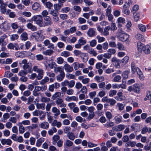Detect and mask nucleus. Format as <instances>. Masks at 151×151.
I'll list each match as a JSON object with an SVG mask.
<instances>
[{
  "instance_id": "obj_1",
  "label": "nucleus",
  "mask_w": 151,
  "mask_h": 151,
  "mask_svg": "<svg viewBox=\"0 0 151 151\" xmlns=\"http://www.w3.org/2000/svg\"><path fill=\"white\" fill-rule=\"evenodd\" d=\"M22 64H24L23 66L24 70L27 71L29 73H31L32 72L31 64L28 63L27 60L24 59L22 62H19L20 65H21Z\"/></svg>"
},
{
  "instance_id": "obj_2",
  "label": "nucleus",
  "mask_w": 151,
  "mask_h": 151,
  "mask_svg": "<svg viewBox=\"0 0 151 151\" xmlns=\"http://www.w3.org/2000/svg\"><path fill=\"white\" fill-rule=\"evenodd\" d=\"M137 47L138 50L139 52L143 51L146 54H148L150 52V47L149 45L145 46L139 42L137 43Z\"/></svg>"
},
{
  "instance_id": "obj_3",
  "label": "nucleus",
  "mask_w": 151,
  "mask_h": 151,
  "mask_svg": "<svg viewBox=\"0 0 151 151\" xmlns=\"http://www.w3.org/2000/svg\"><path fill=\"white\" fill-rule=\"evenodd\" d=\"M49 80V78L47 77L41 80L40 82V84L42 85V86H38V91H43L46 90L47 89V86L44 84L47 82H48Z\"/></svg>"
},
{
  "instance_id": "obj_4",
  "label": "nucleus",
  "mask_w": 151,
  "mask_h": 151,
  "mask_svg": "<svg viewBox=\"0 0 151 151\" xmlns=\"http://www.w3.org/2000/svg\"><path fill=\"white\" fill-rule=\"evenodd\" d=\"M117 37L121 41H126L127 43H128L129 42L128 40L129 35L127 34L123 33L120 35H118Z\"/></svg>"
},
{
  "instance_id": "obj_5",
  "label": "nucleus",
  "mask_w": 151,
  "mask_h": 151,
  "mask_svg": "<svg viewBox=\"0 0 151 151\" xmlns=\"http://www.w3.org/2000/svg\"><path fill=\"white\" fill-rule=\"evenodd\" d=\"M0 28L4 31H7L9 29L10 27L9 23L4 22L1 24Z\"/></svg>"
},
{
  "instance_id": "obj_6",
  "label": "nucleus",
  "mask_w": 151,
  "mask_h": 151,
  "mask_svg": "<svg viewBox=\"0 0 151 151\" xmlns=\"http://www.w3.org/2000/svg\"><path fill=\"white\" fill-rule=\"evenodd\" d=\"M112 64L116 68H120V60L117 59L116 57H113L111 59Z\"/></svg>"
},
{
  "instance_id": "obj_7",
  "label": "nucleus",
  "mask_w": 151,
  "mask_h": 151,
  "mask_svg": "<svg viewBox=\"0 0 151 151\" xmlns=\"http://www.w3.org/2000/svg\"><path fill=\"white\" fill-rule=\"evenodd\" d=\"M55 102L56 105L60 108L64 107L66 106V104L64 103L62 99H58L55 101Z\"/></svg>"
},
{
  "instance_id": "obj_8",
  "label": "nucleus",
  "mask_w": 151,
  "mask_h": 151,
  "mask_svg": "<svg viewBox=\"0 0 151 151\" xmlns=\"http://www.w3.org/2000/svg\"><path fill=\"white\" fill-rule=\"evenodd\" d=\"M125 128V125L124 124H119L116 126L113 127L112 129L113 130L116 132L121 131L123 130Z\"/></svg>"
},
{
  "instance_id": "obj_9",
  "label": "nucleus",
  "mask_w": 151,
  "mask_h": 151,
  "mask_svg": "<svg viewBox=\"0 0 151 151\" xmlns=\"http://www.w3.org/2000/svg\"><path fill=\"white\" fill-rule=\"evenodd\" d=\"M63 68L65 72L67 73H71L73 71V67L68 64L64 65Z\"/></svg>"
},
{
  "instance_id": "obj_10",
  "label": "nucleus",
  "mask_w": 151,
  "mask_h": 151,
  "mask_svg": "<svg viewBox=\"0 0 151 151\" xmlns=\"http://www.w3.org/2000/svg\"><path fill=\"white\" fill-rule=\"evenodd\" d=\"M52 112L54 113V116L55 117H57L60 114L59 109L56 107H53L51 109Z\"/></svg>"
},
{
  "instance_id": "obj_11",
  "label": "nucleus",
  "mask_w": 151,
  "mask_h": 151,
  "mask_svg": "<svg viewBox=\"0 0 151 151\" xmlns=\"http://www.w3.org/2000/svg\"><path fill=\"white\" fill-rule=\"evenodd\" d=\"M87 34L89 37H93L95 35L96 31L93 28H90L87 31Z\"/></svg>"
},
{
  "instance_id": "obj_12",
  "label": "nucleus",
  "mask_w": 151,
  "mask_h": 151,
  "mask_svg": "<svg viewBox=\"0 0 151 151\" xmlns=\"http://www.w3.org/2000/svg\"><path fill=\"white\" fill-rule=\"evenodd\" d=\"M45 23H44V24H45L46 26L47 25H50L52 24L51 19L50 18L49 16H47L44 18Z\"/></svg>"
},
{
  "instance_id": "obj_13",
  "label": "nucleus",
  "mask_w": 151,
  "mask_h": 151,
  "mask_svg": "<svg viewBox=\"0 0 151 151\" xmlns=\"http://www.w3.org/2000/svg\"><path fill=\"white\" fill-rule=\"evenodd\" d=\"M1 142L3 145L6 144L10 145L12 144V141L10 139H4L1 140Z\"/></svg>"
},
{
  "instance_id": "obj_14",
  "label": "nucleus",
  "mask_w": 151,
  "mask_h": 151,
  "mask_svg": "<svg viewBox=\"0 0 151 151\" xmlns=\"http://www.w3.org/2000/svg\"><path fill=\"white\" fill-rule=\"evenodd\" d=\"M111 29V27L109 26H107L105 27L104 29V31L102 32V35L104 36H108L109 35V31Z\"/></svg>"
},
{
  "instance_id": "obj_15",
  "label": "nucleus",
  "mask_w": 151,
  "mask_h": 151,
  "mask_svg": "<svg viewBox=\"0 0 151 151\" xmlns=\"http://www.w3.org/2000/svg\"><path fill=\"white\" fill-rule=\"evenodd\" d=\"M9 118H10V114L7 113H5L3 114V118L1 119V121L2 122H5Z\"/></svg>"
},
{
  "instance_id": "obj_16",
  "label": "nucleus",
  "mask_w": 151,
  "mask_h": 151,
  "mask_svg": "<svg viewBox=\"0 0 151 151\" xmlns=\"http://www.w3.org/2000/svg\"><path fill=\"white\" fill-rule=\"evenodd\" d=\"M45 23L41 15H38V25L40 27L45 26V24L43 25Z\"/></svg>"
},
{
  "instance_id": "obj_17",
  "label": "nucleus",
  "mask_w": 151,
  "mask_h": 151,
  "mask_svg": "<svg viewBox=\"0 0 151 151\" xmlns=\"http://www.w3.org/2000/svg\"><path fill=\"white\" fill-rule=\"evenodd\" d=\"M148 132L150 133L151 132V128H148L147 127H144L142 129L141 133L142 134H145L146 132Z\"/></svg>"
},
{
  "instance_id": "obj_18",
  "label": "nucleus",
  "mask_w": 151,
  "mask_h": 151,
  "mask_svg": "<svg viewBox=\"0 0 151 151\" xmlns=\"http://www.w3.org/2000/svg\"><path fill=\"white\" fill-rule=\"evenodd\" d=\"M137 74L139 75V79L141 80H143L145 77L143 75L142 72L139 68H137Z\"/></svg>"
},
{
  "instance_id": "obj_19",
  "label": "nucleus",
  "mask_w": 151,
  "mask_h": 151,
  "mask_svg": "<svg viewBox=\"0 0 151 151\" xmlns=\"http://www.w3.org/2000/svg\"><path fill=\"white\" fill-rule=\"evenodd\" d=\"M17 117L13 116H11L10 118L9 121L13 123H16L17 122V119H18L20 117V115L19 114H17Z\"/></svg>"
},
{
  "instance_id": "obj_20",
  "label": "nucleus",
  "mask_w": 151,
  "mask_h": 151,
  "mask_svg": "<svg viewBox=\"0 0 151 151\" xmlns=\"http://www.w3.org/2000/svg\"><path fill=\"white\" fill-rule=\"evenodd\" d=\"M122 117L119 115L115 116L114 118L115 123L116 124H118L122 122Z\"/></svg>"
},
{
  "instance_id": "obj_21",
  "label": "nucleus",
  "mask_w": 151,
  "mask_h": 151,
  "mask_svg": "<svg viewBox=\"0 0 151 151\" xmlns=\"http://www.w3.org/2000/svg\"><path fill=\"white\" fill-rule=\"evenodd\" d=\"M135 145L136 142L135 141H129L125 144V146L126 147L130 146L131 147H135Z\"/></svg>"
},
{
  "instance_id": "obj_22",
  "label": "nucleus",
  "mask_w": 151,
  "mask_h": 151,
  "mask_svg": "<svg viewBox=\"0 0 151 151\" xmlns=\"http://www.w3.org/2000/svg\"><path fill=\"white\" fill-rule=\"evenodd\" d=\"M137 27L139 30L142 32H146V27L145 25L141 24H138Z\"/></svg>"
},
{
  "instance_id": "obj_23",
  "label": "nucleus",
  "mask_w": 151,
  "mask_h": 151,
  "mask_svg": "<svg viewBox=\"0 0 151 151\" xmlns=\"http://www.w3.org/2000/svg\"><path fill=\"white\" fill-rule=\"evenodd\" d=\"M135 37L136 40L139 41H144L143 36L140 33H138L136 34Z\"/></svg>"
},
{
  "instance_id": "obj_24",
  "label": "nucleus",
  "mask_w": 151,
  "mask_h": 151,
  "mask_svg": "<svg viewBox=\"0 0 151 151\" xmlns=\"http://www.w3.org/2000/svg\"><path fill=\"white\" fill-rule=\"evenodd\" d=\"M61 95V93L60 92H55L52 96L51 99L53 100H55L57 98L60 97Z\"/></svg>"
},
{
  "instance_id": "obj_25",
  "label": "nucleus",
  "mask_w": 151,
  "mask_h": 151,
  "mask_svg": "<svg viewBox=\"0 0 151 151\" xmlns=\"http://www.w3.org/2000/svg\"><path fill=\"white\" fill-rule=\"evenodd\" d=\"M40 126L43 129H47L49 127V124L47 122H43L40 124Z\"/></svg>"
},
{
  "instance_id": "obj_26",
  "label": "nucleus",
  "mask_w": 151,
  "mask_h": 151,
  "mask_svg": "<svg viewBox=\"0 0 151 151\" xmlns=\"http://www.w3.org/2000/svg\"><path fill=\"white\" fill-rule=\"evenodd\" d=\"M128 5L124 4L123 6V12L124 13L127 15H129L130 14V11L128 9Z\"/></svg>"
},
{
  "instance_id": "obj_27",
  "label": "nucleus",
  "mask_w": 151,
  "mask_h": 151,
  "mask_svg": "<svg viewBox=\"0 0 151 151\" xmlns=\"http://www.w3.org/2000/svg\"><path fill=\"white\" fill-rule=\"evenodd\" d=\"M73 53L76 56H80L81 57L84 55V53L81 52L80 51L78 50H74Z\"/></svg>"
},
{
  "instance_id": "obj_28",
  "label": "nucleus",
  "mask_w": 151,
  "mask_h": 151,
  "mask_svg": "<svg viewBox=\"0 0 151 151\" xmlns=\"http://www.w3.org/2000/svg\"><path fill=\"white\" fill-rule=\"evenodd\" d=\"M52 125L53 126H56L58 128H59L61 126L62 124L60 122H58L57 120H54L52 123Z\"/></svg>"
},
{
  "instance_id": "obj_29",
  "label": "nucleus",
  "mask_w": 151,
  "mask_h": 151,
  "mask_svg": "<svg viewBox=\"0 0 151 151\" xmlns=\"http://www.w3.org/2000/svg\"><path fill=\"white\" fill-rule=\"evenodd\" d=\"M133 91L137 93H139L140 91V88L138 85L135 84L133 86Z\"/></svg>"
},
{
  "instance_id": "obj_30",
  "label": "nucleus",
  "mask_w": 151,
  "mask_h": 151,
  "mask_svg": "<svg viewBox=\"0 0 151 151\" xmlns=\"http://www.w3.org/2000/svg\"><path fill=\"white\" fill-rule=\"evenodd\" d=\"M63 5V3L59 2L58 4H54V7L56 10L58 11L60 9Z\"/></svg>"
},
{
  "instance_id": "obj_31",
  "label": "nucleus",
  "mask_w": 151,
  "mask_h": 151,
  "mask_svg": "<svg viewBox=\"0 0 151 151\" xmlns=\"http://www.w3.org/2000/svg\"><path fill=\"white\" fill-rule=\"evenodd\" d=\"M19 126V132L20 133L23 134L25 132V129L24 127L23 126L22 123H19L18 124Z\"/></svg>"
},
{
  "instance_id": "obj_32",
  "label": "nucleus",
  "mask_w": 151,
  "mask_h": 151,
  "mask_svg": "<svg viewBox=\"0 0 151 151\" xmlns=\"http://www.w3.org/2000/svg\"><path fill=\"white\" fill-rule=\"evenodd\" d=\"M54 71L55 73L59 72L60 73H62L63 72L64 73L63 69L61 66L56 67L54 69Z\"/></svg>"
},
{
  "instance_id": "obj_33",
  "label": "nucleus",
  "mask_w": 151,
  "mask_h": 151,
  "mask_svg": "<svg viewBox=\"0 0 151 151\" xmlns=\"http://www.w3.org/2000/svg\"><path fill=\"white\" fill-rule=\"evenodd\" d=\"M68 137L71 140H73L75 138V136L72 132H68L67 135Z\"/></svg>"
},
{
  "instance_id": "obj_34",
  "label": "nucleus",
  "mask_w": 151,
  "mask_h": 151,
  "mask_svg": "<svg viewBox=\"0 0 151 151\" xmlns=\"http://www.w3.org/2000/svg\"><path fill=\"white\" fill-rule=\"evenodd\" d=\"M65 76V73H62L60 74L57 76V80L59 81H61L64 78Z\"/></svg>"
},
{
  "instance_id": "obj_35",
  "label": "nucleus",
  "mask_w": 151,
  "mask_h": 151,
  "mask_svg": "<svg viewBox=\"0 0 151 151\" xmlns=\"http://www.w3.org/2000/svg\"><path fill=\"white\" fill-rule=\"evenodd\" d=\"M27 26L28 28L31 29L32 31L36 30H37V27L35 26H33L31 23H28Z\"/></svg>"
},
{
  "instance_id": "obj_36",
  "label": "nucleus",
  "mask_w": 151,
  "mask_h": 151,
  "mask_svg": "<svg viewBox=\"0 0 151 151\" xmlns=\"http://www.w3.org/2000/svg\"><path fill=\"white\" fill-rule=\"evenodd\" d=\"M117 96L116 97L117 99H116L118 101H121L122 99H124L125 97L124 96H122V92H119L117 94Z\"/></svg>"
},
{
  "instance_id": "obj_37",
  "label": "nucleus",
  "mask_w": 151,
  "mask_h": 151,
  "mask_svg": "<svg viewBox=\"0 0 151 151\" xmlns=\"http://www.w3.org/2000/svg\"><path fill=\"white\" fill-rule=\"evenodd\" d=\"M39 114L40 119L41 120H43L45 118V116L46 115V113L42 111L39 112V113H38Z\"/></svg>"
},
{
  "instance_id": "obj_38",
  "label": "nucleus",
  "mask_w": 151,
  "mask_h": 151,
  "mask_svg": "<svg viewBox=\"0 0 151 151\" xmlns=\"http://www.w3.org/2000/svg\"><path fill=\"white\" fill-rule=\"evenodd\" d=\"M86 42V41L83 37H81L78 40V43L82 46L84 45Z\"/></svg>"
},
{
  "instance_id": "obj_39",
  "label": "nucleus",
  "mask_w": 151,
  "mask_h": 151,
  "mask_svg": "<svg viewBox=\"0 0 151 151\" xmlns=\"http://www.w3.org/2000/svg\"><path fill=\"white\" fill-rule=\"evenodd\" d=\"M95 79L97 82L99 83L103 81L104 80V78L102 76H96L95 78Z\"/></svg>"
},
{
  "instance_id": "obj_40",
  "label": "nucleus",
  "mask_w": 151,
  "mask_h": 151,
  "mask_svg": "<svg viewBox=\"0 0 151 151\" xmlns=\"http://www.w3.org/2000/svg\"><path fill=\"white\" fill-rule=\"evenodd\" d=\"M22 40L25 41L28 39L27 34L26 32H23L21 36Z\"/></svg>"
},
{
  "instance_id": "obj_41",
  "label": "nucleus",
  "mask_w": 151,
  "mask_h": 151,
  "mask_svg": "<svg viewBox=\"0 0 151 151\" xmlns=\"http://www.w3.org/2000/svg\"><path fill=\"white\" fill-rule=\"evenodd\" d=\"M60 138V137L58 135H54L52 137V139L53 140V144H55L56 142Z\"/></svg>"
},
{
  "instance_id": "obj_42",
  "label": "nucleus",
  "mask_w": 151,
  "mask_h": 151,
  "mask_svg": "<svg viewBox=\"0 0 151 151\" xmlns=\"http://www.w3.org/2000/svg\"><path fill=\"white\" fill-rule=\"evenodd\" d=\"M96 38L98 40V42L99 43H101L105 40V39L104 37H101L99 35L97 36Z\"/></svg>"
},
{
  "instance_id": "obj_43",
  "label": "nucleus",
  "mask_w": 151,
  "mask_h": 151,
  "mask_svg": "<svg viewBox=\"0 0 151 151\" xmlns=\"http://www.w3.org/2000/svg\"><path fill=\"white\" fill-rule=\"evenodd\" d=\"M116 91L114 90H111L109 92V96L111 97H113L116 95Z\"/></svg>"
},
{
  "instance_id": "obj_44",
  "label": "nucleus",
  "mask_w": 151,
  "mask_h": 151,
  "mask_svg": "<svg viewBox=\"0 0 151 151\" xmlns=\"http://www.w3.org/2000/svg\"><path fill=\"white\" fill-rule=\"evenodd\" d=\"M19 37V36L17 34L12 35L10 36V39L12 41L17 39Z\"/></svg>"
},
{
  "instance_id": "obj_45",
  "label": "nucleus",
  "mask_w": 151,
  "mask_h": 151,
  "mask_svg": "<svg viewBox=\"0 0 151 151\" xmlns=\"http://www.w3.org/2000/svg\"><path fill=\"white\" fill-rule=\"evenodd\" d=\"M129 59V57L127 56H126L121 60V62L122 63L125 64L128 62Z\"/></svg>"
},
{
  "instance_id": "obj_46",
  "label": "nucleus",
  "mask_w": 151,
  "mask_h": 151,
  "mask_svg": "<svg viewBox=\"0 0 151 151\" xmlns=\"http://www.w3.org/2000/svg\"><path fill=\"white\" fill-rule=\"evenodd\" d=\"M43 72L42 70L38 69V80L41 79L43 77Z\"/></svg>"
},
{
  "instance_id": "obj_47",
  "label": "nucleus",
  "mask_w": 151,
  "mask_h": 151,
  "mask_svg": "<svg viewBox=\"0 0 151 151\" xmlns=\"http://www.w3.org/2000/svg\"><path fill=\"white\" fill-rule=\"evenodd\" d=\"M61 55L65 57H67L70 55V53L68 51H64L61 53Z\"/></svg>"
},
{
  "instance_id": "obj_48",
  "label": "nucleus",
  "mask_w": 151,
  "mask_h": 151,
  "mask_svg": "<svg viewBox=\"0 0 151 151\" xmlns=\"http://www.w3.org/2000/svg\"><path fill=\"white\" fill-rule=\"evenodd\" d=\"M64 62V59L61 57L58 58H57V63L59 64H62Z\"/></svg>"
},
{
  "instance_id": "obj_49",
  "label": "nucleus",
  "mask_w": 151,
  "mask_h": 151,
  "mask_svg": "<svg viewBox=\"0 0 151 151\" xmlns=\"http://www.w3.org/2000/svg\"><path fill=\"white\" fill-rule=\"evenodd\" d=\"M117 47L120 50H124V46L122 43L119 42H118L117 44Z\"/></svg>"
},
{
  "instance_id": "obj_50",
  "label": "nucleus",
  "mask_w": 151,
  "mask_h": 151,
  "mask_svg": "<svg viewBox=\"0 0 151 151\" xmlns=\"http://www.w3.org/2000/svg\"><path fill=\"white\" fill-rule=\"evenodd\" d=\"M78 21L79 23L80 24H84L86 22V19L85 18L81 17H79L78 19Z\"/></svg>"
},
{
  "instance_id": "obj_51",
  "label": "nucleus",
  "mask_w": 151,
  "mask_h": 151,
  "mask_svg": "<svg viewBox=\"0 0 151 151\" xmlns=\"http://www.w3.org/2000/svg\"><path fill=\"white\" fill-rule=\"evenodd\" d=\"M88 52L90 54H92L94 56H96L97 55V53L92 48L89 49Z\"/></svg>"
},
{
  "instance_id": "obj_52",
  "label": "nucleus",
  "mask_w": 151,
  "mask_h": 151,
  "mask_svg": "<svg viewBox=\"0 0 151 151\" xmlns=\"http://www.w3.org/2000/svg\"><path fill=\"white\" fill-rule=\"evenodd\" d=\"M80 91L83 93L86 94L88 90L86 86H83L82 87Z\"/></svg>"
},
{
  "instance_id": "obj_53",
  "label": "nucleus",
  "mask_w": 151,
  "mask_h": 151,
  "mask_svg": "<svg viewBox=\"0 0 151 151\" xmlns=\"http://www.w3.org/2000/svg\"><path fill=\"white\" fill-rule=\"evenodd\" d=\"M95 116L94 112H89L88 115L87 116V119L88 120H90L93 118Z\"/></svg>"
},
{
  "instance_id": "obj_54",
  "label": "nucleus",
  "mask_w": 151,
  "mask_h": 151,
  "mask_svg": "<svg viewBox=\"0 0 151 151\" xmlns=\"http://www.w3.org/2000/svg\"><path fill=\"white\" fill-rule=\"evenodd\" d=\"M66 78L69 79H74L75 78L74 75L71 74H67L66 75Z\"/></svg>"
},
{
  "instance_id": "obj_55",
  "label": "nucleus",
  "mask_w": 151,
  "mask_h": 151,
  "mask_svg": "<svg viewBox=\"0 0 151 151\" xmlns=\"http://www.w3.org/2000/svg\"><path fill=\"white\" fill-rule=\"evenodd\" d=\"M62 86V87L61 88V94H62L64 95V94L65 93H67V88L65 86Z\"/></svg>"
},
{
  "instance_id": "obj_56",
  "label": "nucleus",
  "mask_w": 151,
  "mask_h": 151,
  "mask_svg": "<svg viewBox=\"0 0 151 151\" xmlns=\"http://www.w3.org/2000/svg\"><path fill=\"white\" fill-rule=\"evenodd\" d=\"M28 73L27 71H25L23 69V70H21L19 73L18 74L20 76H24V75H26Z\"/></svg>"
},
{
  "instance_id": "obj_57",
  "label": "nucleus",
  "mask_w": 151,
  "mask_h": 151,
  "mask_svg": "<svg viewBox=\"0 0 151 151\" xmlns=\"http://www.w3.org/2000/svg\"><path fill=\"white\" fill-rule=\"evenodd\" d=\"M73 65L75 70H77L79 68V63L78 62L74 63Z\"/></svg>"
},
{
  "instance_id": "obj_58",
  "label": "nucleus",
  "mask_w": 151,
  "mask_h": 151,
  "mask_svg": "<svg viewBox=\"0 0 151 151\" xmlns=\"http://www.w3.org/2000/svg\"><path fill=\"white\" fill-rule=\"evenodd\" d=\"M129 72L127 70L123 72L122 76L124 79H126L128 78Z\"/></svg>"
},
{
  "instance_id": "obj_59",
  "label": "nucleus",
  "mask_w": 151,
  "mask_h": 151,
  "mask_svg": "<svg viewBox=\"0 0 151 151\" xmlns=\"http://www.w3.org/2000/svg\"><path fill=\"white\" fill-rule=\"evenodd\" d=\"M134 20L136 22H137L139 18V14L137 13H134Z\"/></svg>"
},
{
  "instance_id": "obj_60",
  "label": "nucleus",
  "mask_w": 151,
  "mask_h": 151,
  "mask_svg": "<svg viewBox=\"0 0 151 151\" xmlns=\"http://www.w3.org/2000/svg\"><path fill=\"white\" fill-rule=\"evenodd\" d=\"M0 11L1 13L4 14L6 12V7L2 5H1L0 6Z\"/></svg>"
},
{
  "instance_id": "obj_61",
  "label": "nucleus",
  "mask_w": 151,
  "mask_h": 151,
  "mask_svg": "<svg viewBox=\"0 0 151 151\" xmlns=\"http://www.w3.org/2000/svg\"><path fill=\"white\" fill-rule=\"evenodd\" d=\"M118 107V109L120 111H122L124 109V105L121 103H118L117 104Z\"/></svg>"
},
{
  "instance_id": "obj_62",
  "label": "nucleus",
  "mask_w": 151,
  "mask_h": 151,
  "mask_svg": "<svg viewBox=\"0 0 151 151\" xmlns=\"http://www.w3.org/2000/svg\"><path fill=\"white\" fill-rule=\"evenodd\" d=\"M144 148L145 151H148L151 149V141L148 145L145 146Z\"/></svg>"
},
{
  "instance_id": "obj_63",
  "label": "nucleus",
  "mask_w": 151,
  "mask_h": 151,
  "mask_svg": "<svg viewBox=\"0 0 151 151\" xmlns=\"http://www.w3.org/2000/svg\"><path fill=\"white\" fill-rule=\"evenodd\" d=\"M121 76L119 75H117L114 77L113 79V81L115 82H119V81L121 79Z\"/></svg>"
},
{
  "instance_id": "obj_64",
  "label": "nucleus",
  "mask_w": 151,
  "mask_h": 151,
  "mask_svg": "<svg viewBox=\"0 0 151 151\" xmlns=\"http://www.w3.org/2000/svg\"><path fill=\"white\" fill-rule=\"evenodd\" d=\"M74 92V90L71 88L67 89L66 93L68 95H72L73 94Z\"/></svg>"
}]
</instances>
